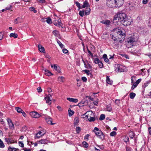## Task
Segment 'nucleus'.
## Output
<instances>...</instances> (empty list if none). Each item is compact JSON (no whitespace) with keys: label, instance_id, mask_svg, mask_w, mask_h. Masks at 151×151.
<instances>
[{"label":"nucleus","instance_id":"nucleus-2","mask_svg":"<svg viewBox=\"0 0 151 151\" xmlns=\"http://www.w3.org/2000/svg\"><path fill=\"white\" fill-rule=\"evenodd\" d=\"M115 0H108L107 1L106 5L109 7H116Z\"/></svg>","mask_w":151,"mask_h":151},{"label":"nucleus","instance_id":"nucleus-62","mask_svg":"<svg viewBox=\"0 0 151 151\" xmlns=\"http://www.w3.org/2000/svg\"><path fill=\"white\" fill-rule=\"evenodd\" d=\"M23 115V116L24 117H26L27 116L26 114L25 113V112L23 111L21 113Z\"/></svg>","mask_w":151,"mask_h":151},{"label":"nucleus","instance_id":"nucleus-22","mask_svg":"<svg viewBox=\"0 0 151 151\" xmlns=\"http://www.w3.org/2000/svg\"><path fill=\"white\" fill-rule=\"evenodd\" d=\"M124 69L123 68V67L121 65H120L118 68L117 70L119 72H122L124 71Z\"/></svg>","mask_w":151,"mask_h":151},{"label":"nucleus","instance_id":"nucleus-9","mask_svg":"<svg viewBox=\"0 0 151 151\" xmlns=\"http://www.w3.org/2000/svg\"><path fill=\"white\" fill-rule=\"evenodd\" d=\"M7 121L9 124V128L12 130L14 129V125L11 119L8 118L7 119Z\"/></svg>","mask_w":151,"mask_h":151},{"label":"nucleus","instance_id":"nucleus-18","mask_svg":"<svg viewBox=\"0 0 151 151\" xmlns=\"http://www.w3.org/2000/svg\"><path fill=\"white\" fill-rule=\"evenodd\" d=\"M101 23L104 24H106L107 25H109L110 23V21L109 20H103L101 21Z\"/></svg>","mask_w":151,"mask_h":151},{"label":"nucleus","instance_id":"nucleus-36","mask_svg":"<svg viewBox=\"0 0 151 151\" xmlns=\"http://www.w3.org/2000/svg\"><path fill=\"white\" fill-rule=\"evenodd\" d=\"M15 109L19 113H21L23 111L22 109L19 107H16L15 108Z\"/></svg>","mask_w":151,"mask_h":151},{"label":"nucleus","instance_id":"nucleus-25","mask_svg":"<svg viewBox=\"0 0 151 151\" xmlns=\"http://www.w3.org/2000/svg\"><path fill=\"white\" fill-rule=\"evenodd\" d=\"M9 36L10 37H13L14 38H16L17 37L18 35L15 33H11L10 34Z\"/></svg>","mask_w":151,"mask_h":151},{"label":"nucleus","instance_id":"nucleus-50","mask_svg":"<svg viewBox=\"0 0 151 151\" xmlns=\"http://www.w3.org/2000/svg\"><path fill=\"white\" fill-rule=\"evenodd\" d=\"M18 143L19 145V146H20L22 147H24V144L21 141H19L18 142Z\"/></svg>","mask_w":151,"mask_h":151},{"label":"nucleus","instance_id":"nucleus-46","mask_svg":"<svg viewBox=\"0 0 151 151\" xmlns=\"http://www.w3.org/2000/svg\"><path fill=\"white\" fill-rule=\"evenodd\" d=\"M83 71L86 73L88 76L90 74H91L89 70H84Z\"/></svg>","mask_w":151,"mask_h":151},{"label":"nucleus","instance_id":"nucleus-47","mask_svg":"<svg viewBox=\"0 0 151 151\" xmlns=\"http://www.w3.org/2000/svg\"><path fill=\"white\" fill-rule=\"evenodd\" d=\"M134 135V133L131 132L129 133V136L131 138H133Z\"/></svg>","mask_w":151,"mask_h":151},{"label":"nucleus","instance_id":"nucleus-30","mask_svg":"<svg viewBox=\"0 0 151 151\" xmlns=\"http://www.w3.org/2000/svg\"><path fill=\"white\" fill-rule=\"evenodd\" d=\"M45 75L48 76H50L52 75V74L51 72L48 70H45Z\"/></svg>","mask_w":151,"mask_h":151},{"label":"nucleus","instance_id":"nucleus-35","mask_svg":"<svg viewBox=\"0 0 151 151\" xmlns=\"http://www.w3.org/2000/svg\"><path fill=\"white\" fill-rule=\"evenodd\" d=\"M57 40V42L58 43L59 45V46L61 47V48H63L64 47V45H63L61 42L59 40H58V39L56 40Z\"/></svg>","mask_w":151,"mask_h":151},{"label":"nucleus","instance_id":"nucleus-40","mask_svg":"<svg viewBox=\"0 0 151 151\" xmlns=\"http://www.w3.org/2000/svg\"><path fill=\"white\" fill-rule=\"evenodd\" d=\"M12 8H13V7L12 6V5H8L5 8V9H6V10H10Z\"/></svg>","mask_w":151,"mask_h":151},{"label":"nucleus","instance_id":"nucleus-24","mask_svg":"<svg viewBox=\"0 0 151 151\" xmlns=\"http://www.w3.org/2000/svg\"><path fill=\"white\" fill-rule=\"evenodd\" d=\"M88 5V3L87 0H86L84 2L83 4L81 7L82 8H84L86 7H87Z\"/></svg>","mask_w":151,"mask_h":151},{"label":"nucleus","instance_id":"nucleus-21","mask_svg":"<svg viewBox=\"0 0 151 151\" xmlns=\"http://www.w3.org/2000/svg\"><path fill=\"white\" fill-rule=\"evenodd\" d=\"M79 122V118L77 117L75 118L74 120V126L77 125Z\"/></svg>","mask_w":151,"mask_h":151},{"label":"nucleus","instance_id":"nucleus-17","mask_svg":"<svg viewBox=\"0 0 151 151\" xmlns=\"http://www.w3.org/2000/svg\"><path fill=\"white\" fill-rule=\"evenodd\" d=\"M82 61L83 62L85 67L87 69H92V66L89 64L88 63V67L87 66L85 62L84 61V60L83 59H82Z\"/></svg>","mask_w":151,"mask_h":151},{"label":"nucleus","instance_id":"nucleus-3","mask_svg":"<svg viewBox=\"0 0 151 151\" xmlns=\"http://www.w3.org/2000/svg\"><path fill=\"white\" fill-rule=\"evenodd\" d=\"M94 132L97 137L101 140H103L104 139L105 136L101 131L99 132Z\"/></svg>","mask_w":151,"mask_h":151},{"label":"nucleus","instance_id":"nucleus-1","mask_svg":"<svg viewBox=\"0 0 151 151\" xmlns=\"http://www.w3.org/2000/svg\"><path fill=\"white\" fill-rule=\"evenodd\" d=\"M116 17H115L114 18L113 23L117 24H119V23L125 26H128L131 24V22L128 21L127 17L125 14L121 12L117 14Z\"/></svg>","mask_w":151,"mask_h":151},{"label":"nucleus","instance_id":"nucleus-51","mask_svg":"<svg viewBox=\"0 0 151 151\" xmlns=\"http://www.w3.org/2000/svg\"><path fill=\"white\" fill-rule=\"evenodd\" d=\"M116 134V132H115L113 131L110 133V135L111 136H114Z\"/></svg>","mask_w":151,"mask_h":151},{"label":"nucleus","instance_id":"nucleus-31","mask_svg":"<svg viewBox=\"0 0 151 151\" xmlns=\"http://www.w3.org/2000/svg\"><path fill=\"white\" fill-rule=\"evenodd\" d=\"M65 79V78L63 76L59 77L58 78V81L61 82H63L64 80Z\"/></svg>","mask_w":151,"mask_h":151},{"label":"nucleus","instance_id":"nucleus-49","mask_svg":"<svg viewBox=\"0 0 151 151\" xmlns=\"http://www.w3.org/2000/svg\"><path fill=\"white\" fill-rule=\"evenodd\" d=\"M126 151H132V149L129 146H127L126 147Z\"/></svg>","mask_w":151,"mask_h":151},{"label":"nucleus","instance_id":"nucleus-32","mask_svg":"<svg viewBox=\"0 0 151 151\" xmlns=\"http://www.w3.org/2000/svg\"><path fill=\"white\" fill-rule=\"evenodd\" d=\"M85 101L84 100H82L80 103H79L78 105L77 106H79V107H82L84 106V105H83V104L85 103Z\"/></svg>","mask_w":151,"mask_h":151},{"label":"nucleus","instance_id":"nucleus-53","mask_svg":"<svg viewBox=\"0 0 151 151\" xmlns=\"http://www.w3.org/2000/svg\"><path fill=\"white\" fill-rule=\"evenodd\" d=\"M81 128L80 127H77L76 129V132L77 133H79L81 131Z\"/></svg>","mask_w":151,"mask_h":151},{"label":"nucleus","instance_id":"nucleus-10","mask_svg":"<svg viewBox=\"0 0 151 151\" xmlns=\"http://www.w3.org/2000/svg\"><path fill=\"white\" fill-rule=\"evenodd\" d=\"M114 31L116 32L118 35H120L124 36L123 35V32L122 31L120 30V29H119V28H116L114 29Z\"/></svg>","mask_w":151,"mask_h":151},{"label":"nucleus","instance_id":"nucleus-23","mask_svg":"<svg viewBox=\"0 0 151 151\" xmlns=\"http://www.w3.org/2000/svg\"><path fill=\"white\" fill-rule=\"evenodd\" d=\"M40 144H46L47 142V140L46 139H42L38 141Z\"/></svg>","mask_w":151,"mask_h":151},{"label":"nucleus","instance_id":"nucleus-5","mask_svg":"<svg viewBox=\"0 0 151 151\" xmlns=\"http://www.w3.org/2000/svg\"><path fill=\"white\" fill-rule=\"evenodd\" d=\"M116 7H119L124 4V0H115Z\"/></svg>","mask_w":151,"mask_h":151},{"label":"nucleus","instance_id":"nucleus-48","mask_svg":"<svg viewBox=\"0 0 151 151\" xmlns=\"http://www.w3.org/2000/svg\"><path fill=\"white\" fill-rule=\"evenodd\" d=\"M106 109L107 111L110 112L112 110V108L110 106H107Z\"/></svg>","mask_w":151,"mask_h":151},{"label":"nucleus","instance_id":"nucleus-26","mask_svg":"<svg viewBox=\"0 0 151 151\" xmlns=\"http://www.w3.org/2000/svg\"><path fill=\"white\" fill-rule=\"evenodd\" d=\"M51 66L52 68H53L56 71H57L58 73L60 72V71L59 70V69L58 68L57 66L55 65H51Z\"/></svg>","mask_w":151,"mask_h":151},{"label":"nucleus","instance_id":"nucleus-16","mask_svg":"<svg viewBox=\"0 0 151 151\" xmlns=\"http://www.w3.org/2000/svg\"><path fill=\"white\" fill-rule=\"evenodd\" d=\"M106 82L108 84H112L113 83V81L111 80H110L109 77L108 76H106Z\"/></svg>","mask_w":151,"mask_h":151},{"label":"nucleus","instance_id":"nucleus-29","mask_svg":"<svg viewBox=\"0 0 151 151\" xmlns=\"http://www.w3.org/2000/svg\"><path fill=\"white\" fill-rule=\"evenodd\" d=\"M91 9L88 8H87L85 12V14L86 15H88L91 11Z\"/></svg>","mask_w":151,"mask_h":151},{"label":"nucleus","instance_id":"nucleus-43","mask_svg":"<svg viewBox=\"0 0 151 151\" xmlns=\"http://www.w3.org/2000/svg\"><path fill=\"white\" fill-rule=\"evenodd\" d=\"M94 61L96 64H98L100 60L98 58H95L94 59Z\"/></svg>","mask_w":151,"mask_h":151},{"label":"nucleus","instance_id":"nucleus-63","mask_svg":"<svg viewBox=\"0 0 151 151\" xmlns=\"http://www.w3.org/2000/svg\"><path fill=\"white\" fill-rule=\"evenodd\" d=\"M141 79L139 78L137 80L136 83L138 85V84L141 82Z\"/></svg>","mask_w":151,"mask_h":151},{"label":"nucleus","instance_id":"nucleus-42","mask_svg":"<svg viewBox=\"0 0 151 151\" xmlns=\"http://www.w3.org/2000/svg\"><path fill=\"white\" fill-rule=\"evenodd\" d=\"M5 147V145L1 140L0 139V147L4 148Z\"/></svg>","mask_w":151,"mask_h":151},{"label":"nucleus","instance_id":"nucleus-61","mask_svg":"<svg viewBox=\"0 0 151 151\" xmlns=\"http://www.w3.org/2000/svg\"><path fill=\"white\" fill-rule=\"evenodd\" d=\"M37 91L38 93L42 91V89L40 87H39L37 88Z\"/></svg>","mask_w":151,"mask_h":151},{"label":"nucleus","instance_id":"nucleus-39","mask_svg":"<svg viewBox=\"0 0 151 151\" xmlns=\"http://www.w3.org/2000/svg\"><path fill=\"white\" fill-rule=\"evenodd\" d=\"M46 22L48 24H51L52 23V19L50 18H48L46 19Z\"/></svg>","mask_w":151,"mask_h":151},{"label":"nucleus","instance_id":"nucleus-60","mask_svg":"<svg viewBox=\"0 0 151 151\" xmlns=\"http://www.w3.org/2000/svg\"><path fill=\"white\" fill-rule=\"evenodd\" d=\"M90 135L89 134H86L85 137H84V139L85 140H86V139H87V140H88V137Z\"/></svg>","mask_w":151,"mask_h":151},{"label":"nucleus","instance_id":"nucleus-28","mask_svg":"<svg viewBox=\"0 0 151 151\" xmlns=\"http://www.w3.org/2000/svg\"><path fill=\"white\" fill-rule=\"evenodd\" d=\"M147 69H141L139 71L140 73H141V74L142 76H144L145 75V72L146 71Z\"/></svg>","mask_w":151,"mask_h":151},{"label":"nucleus","instance_id":"nucleus-59","mask_svg":"<svg viewBox=\"0 0 151 151\" xmlns=\"http://www.w3.org/2000/svg\"><path fill=\"white\" fill-rule=\"evenodd\" d=\"M42 132H41V131H39L37 133V134H36V137H37L38 138H40V136H37V135L38 134H39L40 135V134H42Z\"/></svg>","mask_w":151,"mask_h":151},{"label":"nucleus","instance_id":"nucleus-54","mask_svg":"<svg viewBox=\"0 0 151 151\" xmlns=\"http://www.w3.org/2000/svg\"><path fill=\"white\" fill-rule=\"evenodd\" d=\"M93 131L94 132H99V131H101V130H99V129L97 127H95L94 129V130H93Z\"/></svg>","mask_w":151,"mask_h":151},{"label":"nucleus","instance_id":"nucleus-58","mask_svg":"<svg viewBox=\"0 0 151 151\" xmlns=\"http://www.w3.org/2000/svg\"><path fill=\"white\" fill-rule=\"evenodd\" d=\"M82 80L84 82H86L87 81V79L85 77H82L81 78Z\"/></svg>","mask_w":151,"mask_h":151},{"label":"nucleus","instance_id":"nucleus-14","mask_svg":"<svg viewBox=\"0 0 151 151\" xmlns=\"http://www.w3.org/2000/svg\"><path fill=\"white\" fill-rule=\"evenodd\" d=\"M67 99L70 102L73 103H77L78 101V100L77 99L71 98H67Z\"/></svg>","mask_w":151,"mask_h":151},{"label":"nucleus","instance_id":"nucleus-7","mask_svg":"<svg viewBox=\"0 0 151 151\" xmlns=\"http://www.w3.org/2000/svg\"><path fill=\"white\" fill-rule=\"evenodd\" d=\"M61 20L60 19L54 20V24L60 27H61L62 28H63V24L61 23Z\"/></svg>","mask_w":151,"mask_h":151},{"label":"nucleus","instance_id":"nucleus-45","mask_svg":"<svg viewBox=\"0 0 151 151\" xmlns=\"http://www.w3.org/2000/svg\"><path fill=\"white\" fill-rule=\"evenodd\" d=\"M98 65L100 68H102L103 67V64L100 61V62L98 64Z\"/></svg>","mask_w":151,"mask_h":151},{"label":"nucleus","instance_id":"nucleus-64","mask_svg":"<svg viewBox=\"0 0 151 151\" xmlns=\"http://www.w3.org/2000/svg\"><path fill=\"white\" fill-rule=\"evenodd\" d=\"M148 130L149 133V134L151 135V127H149L148 128Z\"/></svg>","mask_w":151,"mask_h":151},{"label":"nucleus","instance_id":"nucleus-55","mask_svg":"<svg viewBox=\"0 0 151 151\" xmlns=\"http://www.w3.org/2000/svg\"><path fill=\"white\" fill-rule=\"evenodd\" d=\"M148 26L151 27V17L148 20Z\"/></svg>","mask_w":151,"mask_h":151},{"label":"nucleus","instance_id":"nucleus-13","mask_svg":"<svg viewBox=\"0 0 151 151\" xmlns=\"http://www.w3.org/2000/svg\"><path fill=\"white\" fill-rule=\"evenodd\" d=\"M135 41V38L132 37H130L128 38V39L127 40V42L128 44L130 43V44H131Z\"/></svg>","mask_w":151,"mask_h":151},{"label":"nucleus","instance_id":"nucleus-41","mask_svg":"<svg viewBox=\"0 0 151 151\" xmlns=\"http://www.w3.org/2000/svg\"><path fill=\"white\" fill-rule=\"evenodd\" d=\"M105 118V115L104 114L101 115L99 119L100 120H102Z\"/></svg>","mask_w":151,"mask_h":151},{"label":"nucleus","instance_id":"nucleus-8","mask_svg":"<svg viewBox=\"0 0 151 151\" xmlns=\"http://www.w3.org/2000/svg\"><path fill=\"white\" fill-rule=\"evenodd\" d=\"M52 97L50 94H49L45 98V99L46 101V102L50 105L51 104V99Z\"/></svg>","mask_w":151,"mask_h":151},{"label":"nucleus","instance_id":"nucleus-44","mask_svg":"<svg viewBox=\"0 0 151 151\" xmlns=\"http://www.w3.org/2000/svg\"><path fill=\"white\" fill-rule=\"evenodd\" d=\"M88 119L89 122H93L95 120V118L93 117L90 116Z\"/></svg>","mask_w":151,"mask_h":151},{"label":"nucleus","instance_id":"nucleus-33","mask_svg":"<svg viewBox=\"0 0 151 151\" xmlns=\"http://www.w3.org/2000/svg\"><path fill=\"white\" fill-rule=\"evenodd\" d=\"M129 97L131 99H133L136 96V94L134 93H131L129 94Z\"/></svg>","mask_w":151,"mask_h":151},{"label":"nucleus","instance_id":"nucleus-6","mask_svg":"<svg viewBox=\"0 0 151 151\" xmlns=\"http://www.w3.org/2000/svg\"><path fill=\"white\" fill-rule=\"evenodd\" d=\"M9 138H4L5 141L9 145L14 143V140L10 137V135H9Z\"/></svg>","mask_w":151,"mask_h":151},{"label":"nucleus","instance_id":"nucleus-4","mask_svg":"<svg viewBox=\"0 0 151 151\" xmlns=\"http://www.w3.org/2000/svg\"><path fill=\"white\" fill-rule=\"evenodd\" d=\"M30 115L32 117L35 118H38L41 116V115L40 114L35 111H32L30 112Z\"/></svg>","mask_w":151,"mask_h":151},{"label":"nucleus","instance_id":"nucleus-12","mask_svg":"<svg viewBox=\"0 0 151 151\" xmlns=\"http://www.w3.org/2000/svg\"><path fill=\"white\" fill-rule=\"evenodd\" d=\"M52 33L55 37L60 38V35L59 32L58 31L56 30H55L52 32Z\"/></svg>","mask_w":151,"mask_h":151},{"label":"nucleus","instance_id":"nucleus-37","mask_svg":"<svg viewBox=\"0 0 151 151\" xmlns=\"http://www.w3.org/2000/svg\"><path fill=\"white\" fill-rule=\"evenodd\" d=\"M69 110H68V113L69 116H71L74 114V111L71 110L70 109H69Z\"/></svg>","mask_w":151,"mask_h":151},{"label":"nucleus","instance_id":"nucleus-34","mask_svg":"<svg viewBox=\"0 0 151 151\" xmlns=\"http://www.w3.org/2000/svg\"><path fill=\"white\" fill-rule=\"evenodd\" d=\"M82 144L83 147L87 148L88 146V145L86 141H83L82 143Z\"/></svg>","mask_w":151,"mask_h":151},{"label":"nucleus","instance_id":"nucleus-52","mask_svg":"<svg viewBox=\"0 0 151 151\" xmlns=\"http://www.w3.org/2000/svg\"><path fill=\"white\" fill-rule=\"evenodd\" d=\"M75 4H76V6L79 8H81V4L78 2L76 1L75 2Z\"/></svg>","mask_w":151,"mask_h":151},{"label":"nucleus","instance_id":"nucleus-57","mask_svg":"<svg viewBox=\"0 0 151 151\" xmlns=\"http://www.w3.org/2000/svg\"><path fill=\"white\" fill-rule=\"evenodd\" d=\"M63 52V53L66 54L68 52V50L66 49H63L62 50Z\"/></svg>","mask_w":151,"mask_h":151},{"label":"nucleus","instance_id":"nucleus-56","mask_svg":"<svg viewBox=\"0 0 151 151\" xmlns=\"http://www.w3.org/2000/svg\"><path fill=\"white\" fill-rule=\"evenodd\" d=\"M120 100L119 99H116L115 100V103L116 104L119 105L120 104Z\"/></svg>","mask_w":151,"mask_h":151},{"label":"nucleus","instance_id":"nucleus-38","mask_svg":"<svg viewBox=\"0 0 151 151\" xmlns=\"http://www.w3.org/2000/svg\"><path fill=\"white\" fill-rule=\"evenodd\" d=\"M85 12L84 9L82 10L81 11H80L79 13V14L81 17H83L84 15V13Z\"/></svg>","mask_w":151,"mask_h":151},{"label":"nucleus","instance_id":"nucleus-11","mask_svg":"<svg viewBox=\"0 0 151 151\" xmlns=\"http://www.w3.org/2000/svg\"><path fill=\"white\" fill-rule=\"evenodd\" d=\"M46 121L48 124L53 125L55 124V123H52V119L49 116L46 118Z\"/></svg>","mask_w":151,"mask_h":151},{"label":"nucleus","instance_id":"nucleus-19","mask_svg":"<svg viewBox=\"0 0 151 151\" xmlns=\"http://www.w3.org/2000/svg\"><path fill=\"white\" fill-rule=\"evenodd\" d=\"M103 58L106 62L109 63V59L108 58L107 55L106 54H105L103 55Z\"/></svg>","mask_w":151,"mask_h":151},{"label":"nucleus","instance_id":"nucleus-15","mask_svg":"<svg viewBox=\"0 0 151 151\" xmlns=\"http://www.w3.org/2000/svg\"><path fill=\"white\" fill-rule=\"evenodd\" d=\"M38 48L40 51L41 52L44 53H45V50L44 47L40 45H38Z\"/></svg>","mask_w":151,"mask_h":151},{"label":"nucleus","instance_id":"nucleus-20","mask_svg":"<svg viewBox=\"0 0 151 151\" xmlns=\"http://www.w3.org/2000/svg\"><path fill=\"white\" fill-rule=\"evenodd\" d=\"M150 81H146L145 83L143 85L142 87L143 89V90L144 91H145V88L148 86V84L150 83Z\"/></svg>","mask_w":151,"mask_h":151},{"label":"nucleus","instance_id":"nucleus-27","mask_svg":"<svg viewBox=\"0 0 151 151\" xmlns=\"http://www.w3.org/2000/svg\"><path fill=\"white\" fill-rule=\"evenodd\" d=\"M9 151H17L19 150L17 148H16L14 147H11L10 146L9 147L8 149Z\"/></svg>","mask_w":151,"mask_h":151}]
</instances>
